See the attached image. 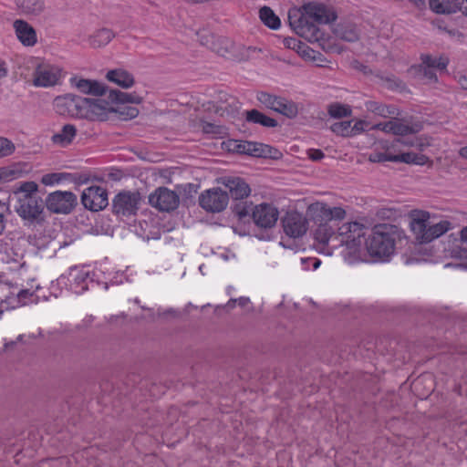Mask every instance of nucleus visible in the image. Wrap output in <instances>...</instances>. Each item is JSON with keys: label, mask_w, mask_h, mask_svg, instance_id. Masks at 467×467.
<instances>
[{"label": "nucleus", "mask_w": 467, "mask_h": 467, "mask_svg": "<svg viewBox=\"0 0 467 467\" xmlns=\"http://www.w3.org/2000/svg\"><path fill=\"white\" fill-rule=\"evenodd\" d=\"M81 202L86 209L101 211L109 204L107 190L101 186L88 187L82 192Z\"/></svg>", "instance_id": "obj_12"}, {"label": "nucleus", "mask_w": 467, "mask_h": 467, "mask_svg": "<svg viewBox=\"0 0 467 467\" xmlns=\"http://www.w3.org/2000/svg\"><path fill=\"white\" fill-rule=\"evenodd\" d=\"M239 149L240 151L257 158L278 159L282 155L277 149L259 142L245 141L239 145Z\"/></svg>", "instance_id": "obj_17"}, {"label": "nucleus", "mask_w": 467, "mask_h": 467, "mask_svg": "<svg viewBox=\"0 0 467 467\" xmlns=\"http://www.w3.org/2000/svg\"><path fill=\"white\" fill-rule=\"evenodd\" d=\"M364 250L375 262H386L390 258L395 250V237L388 231L387 225H379L373 229L371 234L365 238Z\"/></svg>", "instance_id": "obj_4"}, {"label": "nucleus", "mask_w": 467, "mask_h": 467, "mask_svg": "<svg viewBox=\"0 0 467 467\" xmlns=\"http://www.w3.org/2000/svg\"><path fill=\"white\" fill-rule=\"evenodd\" d=\"M415 4H420L423 2V0H412Z\"/></svg>", "instance_id": "obj_62"}, {"label": "nucleus", "mask_w": 467, "mask_h": 467, "mask_svg": "<svg viewBox=\"0 0 467 467\" xmlns=\"http://www.w3.org/2000/svg\"><path fill=\"white\" fill-rule=\"evenodd\" d=\"M467 0H430L431 9L437 14H452L460 11Z\"/></svg>", "instance_id": "obj_22"}, {"label": "nucleus", "mask_w": 467, "mask_h": 467, "mask_svg": "<svg viewBox=\"0 0 467 467\" xmlns=\"http://www.w3.org/2000/svg\"><path fill=\"white\" fill-rule=\"evenodd\" d=\"M307 156L310 160L317 161H321L325 157V154L321 150L310 149L307 150Z\"/></svg>", "instance_id": "obj_46"}, {"label": "nucleus", "mask_w": 467, "mask_h": 467, "mask_svg": "<svg viewBox=\"0 0 467 467\" xmlns=\"http://www.w3.org/2000/svg\"><path fill=\"white\" fill-rule=\"evenodd\" d=\"M454 227L455 224L447 219L436 222L428 212L419 213L410 223L411 231L420 243H430Z\"/></svg>", "instance_id": "obj_3"}, {"label": "nucleus", "mask_w": 467, "mask_h": 467, "mask_svg": "<svg viewBox=\"0 0 467 467\" xmlns=\"http://www.w3.org/2000/svg\"><path fill=\"white\" fill-rule=\"evenodd\" d=\"M5 230V221H4V215L0 213V234Z\"/></svg>", "instance_id": "obj_57"}, {"label": "nucleus", "mask_w": 467, "mask_h": 467, "mask_svg": "<svg viewBox=\"0 0 467 467\" xmlns=\"http://www.w3.org/2000/svg\"><path fill=\"white\" fill-rule=\"evenodd\" d=\"M462 250H460L459 248L457 249H454L452 250L451 252V255L454 256V257H461L462 256Z\"/></svg>", "instance_id": "obj_58"}, {"label": "nucleus", "mask_w": 467, "mask_h": 467, "mask_svg": "<svg viewBox=\"0 0 467 467\" xmlns=\"http://www.w3.org/2000/svg\"><path fill=\"white\" fill-rule=\"evenodd\" d=\"M61 77L60 67L50 64L39 65L33 74V85L41 88L54 87L59 83Z\"/></svg>", "instance_id": "obj_13"}, {"label": "nucleus", "mask_w": 467, "mask_h": 467, "mask_svg": "<svg viewBox=\"0 0 467 467\" xmlns=\"http://www.w3.org/2000/svg\"><path fill=\"white\" fill-rule=\"evenodd\" d=\"M149 202L159 211L171 212L180 203V197L176 192L166 187H159L149 196Z\"/></svg>", "instance_id": "obj_9"}, {"label": "nucleus", "mask_w": 467, "mask_h": 467, "mask_svg": "<svg viewBox=\"0 0 467 467\" xmlns=\"http://www.w3.org/2000/svg\"><path fill=\"white\" fill-rule=\"evenodd\" d=\"M229 190L231 197L234 200H241L249 196L251 189L244 180L239 177L228 178L224 182Z\"/></svg>", "instance_id": "obj_21"}, {"label": "nucleus", "mask_w": 467, "mask_h": 467, "mask_svg": "<svg viewBox=\"0 0 467 467\" xmlns=\"http://www.w3.org/2000/svg\"><path fill=\"white\" fill-rule=\"evenodd\" d=\"M16 4L26 15H38L44 9L43 0H16Z\"/></svg>", "instance_id": "obj_31"}, {"label": "nucleus", "mask_w": 467, "mask_h": 467, "mask_svg": "<svg viewBox=\"0 0 467 467\" xmlns=\"http://www.w3.org/2000/svg\"><path fill=\"white\" fill-rule=\"evenodd\" d=\"M89 283L92 280L89 276V272L84 269H78L76 267L70 268L68 275H61L57 279L58 285H68V289L77 295H80L88 289Z\"/></svg>", "instance_id": "obj_11"}, {"label": "nucleus", "mask_w": 467, "mask_h": 467, "mask_svg": "<svg viewBox=\"0 0 467 467\" xmlns=\"http://www.w3.org/2000/svg\"><path fill=\"white\" fill-rule=\"evenodd\" d=\"M367 227L358 222H348L337 227V231L325 233L320 243L332 247L345 246L350 255L359 258L363 252Z\"/></svg>", "instance_id": "obj_2"}, {"label": "nucleus", "mask_w": 467, "mask_h": 467, "mask_svg": "<svg viewBox=\"0 0 467 467\" xmlns=\"http://www.w3.org/2000/svg\"><path fill=\"white\" fill-rule=\"evenodd\" d=\"M140 196L138 192H122L113 199V213L119 216L135 215L139 210Z\"/></svg>", "instance_id": "obj_8"}, {"label": "nucleus", "mask_w": 467, "mask_h": 467, "mask_svg": "<svg viewBox=\"0 0 467 467\" xmlns=\"http://www.w3.org/2000/svg\"><path fill=\"white\" fill-rule=\"evenodd\" d=\"M77 196L68 191H56L47 197V207L55 213H69L77 205Z\"/></svg>", "instance_id": "obj_7"}, {"label": "nucleus", "mask_w": 467, "mask_h": 467, "mask_svg": "<svg viewBox=\"0 0 467 467\" xmlns=\"http://www.w3.org/2000/svg\"><path fill=\"white\" fill-rule=\"evenodd\" d=\"M327 209L328 205L326 202H317L310 204L307 208V214L313 221L319 224L316 235L317 239L320 242V238L324 236L325 233L332 231L328 229L327 225H323L324 223H327Z\"/></svg>", "instance_id": "obj_18"}, {"label": "nucleus", "mask_w": 467, "mask_h": 467, "mask_svg": "<svg viewBox=\"0 0 467 467\" xmlns=\"http://www.w3.org/2000/svg\"><path fill=\"white\" fill-rule=\"evenodd\" d=\"M339 34H340V37L342 39L348 41V42H354L358 38L357 32L353 29L347 30V31L341 32Z\"/></svg>", "instance_id": "obj_47"}, {"label": "nucleus", "mask_w": 467, "mask_h": 467, "mask_svg": "<svg viewBox=\"0 0 467 467\" xmlns=\"http://www.w3.org/2000/svg\"><path fill=\"white\" fill-rule=\"evenodd\" d=\"M421 61L424 67L444 70L449 64V58L445 56L433 57L430 55H423Z\"/></svg>", "instance_id": "obj_34"}, {"label": "nucleus", "mask_w": 467, "mask_h": 467, "mask_svg": "<svg viewBox=\"0 0 467 467\" xmlns=\"http://www.w3.org/2000/svg\"><path fill=\"white\" fill-rule=\"evenodd\" d=\"M246 213H247L246 212H240V213H239V215L242 217V216L246 215Z\"/></svg>", "instance_id": "obj_63"}, {"label": "nucleus", "mask_w": 467, "mask_h": 467, "mask_svg": "<svg viewBox=\"0 0 467 467\" xmlns=\"http://www.w3.org/2000/svg\"><path fill=\"white\" fill-rule=\"evenodd\" d=\"M76 135V127L72 124H66L59 132L52 136L51 140L54 144L65 147L73 141Z\"/></svg>", "instance_id": "obj_27"}, {"label": "nucleus", "mask_w": 467, "mask_h": 467, "mask_svg": "<svg viewBox=\"0 0 467 467\" xmlns=\"http://www.w3.org/2000/svg\"><path fill=\"white\" fill-rule=\"evenodd\" d=\"M424 156H419L416 153L406 152L401 154H395L393 156V162H404V163H413V164H423L422 160Z\"/></svg>", "instance_id": "obj_38"}, {"label": "nucleus", "mask_w": 467, "mask_h": 467, "mask_svg": "<svg viewBox=\"0 0 467 467\" xmlns=\"http://www.w3.org/2000/svg\"><path fill=\"white\" fill-rule=\"evenodd\" d=\"M86 98L72 93L57 96L53 100V109L60 116L82 119Z\"/></svg>", "instance_id": "obj_5"}, {"label": "nucleus", "mask_w": 467, "mask_h": 467, "mask_svg": "<svg viewBox=\"0 0 467 467\" xmlns=\"http://www.w3.org/2000/svg\"><path fill=\"white\" fill-rule=\"evenodd\" d=\"M38 186L35 182H23L20 187L15 192L16 200L24 196H38L37 195Z\"/></svg>", "instance_id": "obj_37"}, {"label": "nucleus", "mask_w": 467, "mask_h": 467, "mask_svg": "<svg viewBox=\"0 0 467 467\" xmlns=\"http://www.w3.org/2000/svg\"><path fill=\"white\" fill-rule=\"evenodd\" d=\"M250 302V299L249 297H246V296H240L239 298L237 299H230L227 303V306L229 307H233L235 303H238V305L240 306H245L248 303Z\"/></svg>", "instance_id": "obj_49"}, {"label": "nucleus", "mask_w": 467, "mask_h": 467, "mask_svg": "<svg viewBox=\"0 0 467 467\" xmlns=\"http://www.w3.org/2000/svg\"><path fill=\"white\" fill-rule=\"evenodd\" d=\"M7 76V68L4 62L0 63V79Z\"/></svg>", "instance_id": "obj_52"}, {"label": "nucleus", "mask_w": 467, "mask_h": 467, "mask_svg": "<svg viewBox=\"0 0 467 467\" xmlns=\"http://www.w3.org/2000/svg\"><path fill=\"white\" fill-rule=\"evenodd\" d=\"M216 127L213 125V124H211V123H207L204 127H203V130L205 132H213V129H215Z\"/></svg>", "instance_id": "obj_56"}, {"label": "nucleus", "mask_w": 467, "mask_h": 467, "mask_svg": "<svg viewBox=\"0 0 467 467\" xmlns=\"http://www.w3.org/2000/svg\"><path fill=\"white\" fill-rule=\"evenodd\" d=\"M15 150L16 146L9 139L0 137V158L10 156Z\"/></svg>", "instance_id": "obj_40"}, {"label": "nucleus", "mask_w": 467, "mask_h": 467, "mask_svg": "<svg viewBox=\"0 0 467 467\" xmlns=\"http://www.w3.org/2000/svg\"><path fill=\"white\" fill-rule=\"evenodd\" d=\"M115 34L109 28H100L88 36V41L91 47L99 48L107 46L113 38Z\"/></svg>", "instance_id": "obj_25"}, {"label": "nucleus", "mask_w": 467, "mask_h": 467, "mask_svg": "<svg viewBox=\"0 0 467 467\" xmlns=\"http://www.w3.org/2000/svg\"><path fill=\"white\" fill-rule=\"evenodd\" d=\"M229 201V195L220 188H213L202 192L199 203L207 212L219 213L223 211Z\"/></svg>", "instance_id": "obj_10"}, {"label": "nucleus", "mask_w": 467, "mask_h": 467, "mask_svg": "<svg viewBox=\"0 0 467 467\" xmlns=\"http://www.w3.org/2000/svg\"><path fill=\"white\" fill-rule=\"evenodd\" d=\"M259 17L267 27L276 30L281 26L279 17L269 6H263L259 10Z\"/></svg>", "instance_id": "obj_32"}, {"label": "nucleus", "mask_w": 467, "mask_h": 467, "mask_svg": "<svg viewBox=\"0 0 467 467\" xmlns=\"http://www.w3.org/2000/svg\"><path fill=\"white\" fill-rule=\"evenodd\" d=\"M462 6L464 5V8H461L460 9V12H462L463 15L467 16V0H466V4L464 3L463 5H462Z\"/></svg>", "instance_id": "obj_60"}, {"label": "nucleus", "mask_w": 467, "mask_h": 467, "mask_svg": "<svg viewBox=\"0 0 467 467\" xmlns=\"http://www.w3.org/2000/svg\"><path fill=\"white\" fill-rule=\"evenodd\" d=\"M365 125H366V121L365 120H358L356 121V123L351 126V136H355V135H358V134H360L362 133L364 130H365Z\"/></svg>", "instance_id": "obj_48"}, {"label": "nucleus", "mask_w": 467, "mask_h": 467, "mask_svg": "<svg viewBox=\"0 0 467 467\" xmlns=\"http://www.w3.org/2000/svg\"><path fill=\"white\" fill-rule=\"evenodd\" d=\"M285 45L289 48L297 49L298 52H302L304 56L307 54L306 49H309L308 47L294 37L285 38Z\"/></svg>", "instance_id": "obj_43"}, {"label": "nucleus", "mask_w": 467, "mask_h": 467, "mask_svg": "<svg viewBox=\"0 0 467 467\" xmlns=\"http://www.w3.org/2000/svg\"><path fill=\"white\" fill-rule=\"evenodd\" d=\"M16 36L25 47H34L37 42V36L35 28L26 21L16 19L13 23Z\"/></svg>", "instance_id": "obj_20"}, {"label": "nucleus", "mask_w": 467, "mask_h": 467, "mask_svg": "<svg viewBox=\"0 0 467 467\" xmlns=\"http://www.w3.org/2000/svg\"><path fill=\"white\" fill-rule=\"evenodd\" d=\"M347 215L346 211L340 206L331 207L328 205L327 209V222L331 221H341L345 219Z\"/></svg>", "instance_id": "obj_42"}, {"label": "nucleus", "mask_w": 467, "mask_h": 467, "mask_svg": "<svg viewBox=\"0 0 467 467\" xmlns=\"http://www.w3.org/2000/svg\"><path fill=\"white\" fill-rule=\"evenodd\" d=\"M424 76L430 79L431 81L436 82L437 81V76L434 72V68L427 67L424 68Z\"/></svg>", "instance_id": "obj_50"}, {"label": "nucleus", "mask_w": 467, "mask_h": 467, "mask_svg": "<svg viewBox=\"0 0 467 467\" xmlns=\"http://www.w3.org/2000/svg\"><path fill=\"white\" fill-rule=\"evenodd\" d=\"M69 83L71 87L86 95L100 97L106 94L105 85L95 79H87L75 76L70 78Z\"/></svg>", "instance_id": "obj_19"}, {"label": "nucleus", "mask_w": 467, "mask_h": 467, "mask_svg": "<svg viewBox=\"0 0 467 467\" xmlns=\"http://www.w3.org/2000/svg\"><path fill=\"white\" fill-rule=\"evenodd\" d=\"M44 202L39 196H24L16 200L15 210L25 221L36 223L42 219Z\"/></svg>", "instance_id": "obj_6"}, {"label": "nucleus", "mask_w": 467, "mask_h": 467, "mask_svg": "<svg viewBox=\"0 0 467 467\" xmlns=\"http://www.w3.org/2000/svg\"><path fill=\"white\" fill-rule=\"evenodd\" d=\"M279 97L271 95L267 92H259L257 94V99L260 103L265 105L267 109H274L275 102L277 101Z\"/></svg>", "instance_id": "obj_41"}, {"label": "nucleus", "mask_w": 467, "mask_h": 467, "mask_svg": "<svg viewBox=\"0 0 467 467\" xmlns=\"http://www.w3.org/2000/svg\"><path fill=\"white\" fill-rule=\"evenodd\" d=\"M223 43L225 47L223 48L217 49V53L224 57L229 53V48L232 47V43L227 39H223Z\"/></svg>", "instance_id": "obj_51"}, {"label": "nucleus", "mask_w": 467, "mask_h": 467, "mask_svg": "<svg viewBox=\"0 0 467 467\" xmlns=\"http://www.w3.org/2000/svg\"><path fill=\"white\" fill-rule=\"evenodd\" d=\"M39 290H41V286L39 285H36L35 288L31 285L28 288L21 289L16 295V304L14 305L13 307L26 306L28 304H37L41 297L37 294Z\"/></svg>", "instance_id": "obj_24"}, {"label": "nucleus", "mask_w": 467, "mask_h": 467, "mask_svg": "<svg viewBox=\"0 0 467 467\" xmlns=\"http://www.w3.org/2000/svg\"><path fill=\"white\" fill-rule=\"evenodd\" d=\"M282 223L285 234L293 238L301 237L307 231L306 217L296 212L287 213Z\"/></svg>", "instance_id": "obj_16"}, {"label": "nucleus", "mask_w": 467, "mask_h": 467, "mask_svg": "<svg viewBox=\"0 0 467 467\" xmlns=\"http://www.w3.org/2000/svg\"><path fill=\"white\" fill-rule=\"evenodd\" d=\"M139 110L136 108H129L128 115L130 119L137 117Z\"/></svg>", "instance_id": "obj_54"}, {"label": "nucleus", "mask_w": 467, "mask_h": 467, "mask_svg": "<svg viewBox=\"0 0 467 467\" xmlns=\"http://www.w3.org/2000/svg\"><path fill=\"white\" fill-rule=\"evenodd\" d=\"M279 212L275 206L270 203H260L253 210V220L261 228H272L275 225Z\"/></svg>", "instance_id": "obj_15"}, {"label": "nucleus", "mask_w": 467, "mask_h": 467, "mask_svg": "<svg viewBox=\"0 0 467 467\" xmlns=\"http://www.w3.org/2000/svg\"><path fill=\"white\" fill-rule=\"evenodd\" d=\"M393 156H395V154H390L387 152H372L368 156V161L374 163L386 161L393 162Z\"/></svg>", "instance_id": "obj_44"}, {"label": "nucleus", "mask_w": 467, "mask_h": 467, "mask_svg": "<svg viewBox=\"0 0 467 467\" xmlns=\"http://www.w3.org/2000/svg\"><path fill=\"white\" fill-rule=\"evenodd\" d=\"M421 130V125L419 123H409L404 119L392 118L391 134L397 136H406L414 134Z\"/></svg>", "instance_id": "obj_26"}, {"label": "nucleus", "mask_w": 467, "mask_h": 467, "mask_svg": "<svg viewBox=\"0 0 467 467\" xmlns=\"http://www.w3.org/2000/svg\"><path fill=\"white\" fill-rule=\"evenodd\" d=\"M245 119L250 123L260 124L264 127L274 128L277 126V121L270 118L257 109H251L245 112Z\"/></svg>", "instance_id": "obj_29"}, {"label": "nucleus", "mask_w": 467, "mask_h": 467, "mask_svg": "<svg viewBox=\"0 0 467 467\" xmlns=\"http://www.w3.org/2000/svg\"><path fill=\"white\" fill-rule=\"evenodd\" d=\"M71 179L72 175L67 172H51L42 176L41 183L46 186H53Z\"/></svg>", "instance_id": "obj_35"}, {"label": "nucleus", "mask_w": 467, "mask_h": 467, "mask_svg": "<svg viewBox=\"0 0 467 467\" xmlns=\"http://www.w3.org/2000/svg\"><path fill=\"white\" fill-rule=\"evenodd\" d=\"M273 110L293 119L298 114V106L292 100L279 97Z\"/></svg>", "instance_id": "obj_28"}, {"label": "nucleus", "mask_w": 467, "mask_h": 467, "mask_svg": "<svg viewBox=\"0 0 467 467\" xmlns=\"http://www.w3.org/2000/svg\"><path fill=\"white\" fill-rule=\"evenodd\" d=\"M460 238L462 243H467V226L461 230Z\"/></svg>", "instance_id": "obj_53"}, {"label": "nucleus", "mask_w": 467, "mask_h": 467, "mask_svg": "<svg viewBox=\"0 0 467 467\" xmlns=\"http://www.w3.org/2000/svg\"><path fill=\"white\" fill-rule=\"evenodd\" d=\"M23 337H24L23 335H19V336L17 337V340L21 341V340L23 339Z\"/></svg>", "instance_id": "obj_64"}, {"label": "nucleus", "mask_w": 467, "mask_h": 467, "mask_svg": "<svg viewBox=\"0 0 467 467\" xmlns=\"http://www.w3.org/2000/svg\"><path fill=\"white\" fill-rule=\"evenodd\" d=\"M109 98L116 103L140 104L142 101V98L136 93H127L119 90H110Z\"/></svg>", "instance_id": "obj_33"}, {"label": "nucleus", "mask_w": 467, "mask_h": 467, "mask_svg": "<svg viewBox=\"0 0 467 467\" xmlns=\"http://www.w3.org/2000/svg\"><path fill=\"white\" fill-rule=\"evenodd\" d=\"M327 112L331 118L340 119L352 115L351 107L338 102L331 103L327 107Z\"/></svg>", "instance_id": "obj_36"}, {"label": "nucleus", "mask_w": 467, "mask_h": 467, "mask_svg": "<svg viewBox=\"0 0 467 467\" xmlns=\"http://www.w3.org/2000/svg\"><path fill=\"white\" fill-rule=\"evenodd\" d=\"M366 109L379 117L388 118L396 114V109L392 106H387L375 100L365 102Z\"/></svg>", "instance_id": "obj_30"}, {"label": "nucleus", "mask_w": 467, "mask_h": 467, "mask_svg": "<svg viewBox=\"0 0 467 467\" xmlns=\"http://www.w3.org/2000/svg\"><path fill=\"white\" fill-rule=\"evenodd\" d=\"M310 260L313 262V267H314V269L318 268V266L320 265V260L316 259V258H314V259H310Z\"/></svg>", "instance_id": "obj_59"}, {"label": "nucleus", "mask_w": 467, "mask_h": 467, "mask_svg": "<svg viewBox=\"0 0 467 467\" xmlns=\"http://www.w3.org/2000/svg\"><path fill=\"white\" fill-rule=\"evenodd\" d=\"M234 288L233 286L227 287V293L230 294Z\"/></svg>", "instance_id": "obj_61"}, {"label": "nucleus", "mask_w": 467, "mask_h": 467, "mask_svg": "<svg viewBox=\"0 0 467 467\" xmlns=\"http://www.w3.org/2000/svg\"><path fill=\"white\" fill-rule=\"evenodd\" d=\"M391 128H392V119L388 121H385V122H379V123L374 124L371 127V130H381L385 133H391Z\"/></svg>", "instance_id": "obj_45"}, {"label": "nucleus", "mask_w": 467, "mask_h": 467, "mask_svg": "<svg viewBox=\"0 0 467 467\" xmlns=\"http://www.w3.org/2000/svg\"><path fill=\"white\" fill-rule=\"evenodd\" d=\"M106 78L109 81L115 83L122 88H129L135 83L132 74L122 68L108 71Z\"/></svg>", "instance_id": "obj_23"}, {"label": "nucleus", "mask_w": 467, "mask_h": 467, "mask_svg": "<svg viewBox=\"0 0 467 467\" xmlns=\"http://www.w3.org/2000/svg\"><path fill=\"white\" fill-rule=\"evenodd\" d=\"M331 130L337 135L342 137H350L351 136V121H340L336 122L331 126Z\"/></svg>", "instance_id": "obj_39"}, {"label": "nucleus", "mask_w": 467, "mask_h": 467, "mask_svg": "<svg viewBox=\"0 0 467 467\" xmlns=\"http://www.w3.org/2000/svg\"><path fill=\"white\" fill-rule=\"evenodd\" d=\"M87 104L83 106L82 119L92 121H104L108 119L109 113L114 110L110 103L103 99H88Z\"/></svg>", "instance_id": "obj_14"}, {"label": "nucleus", "mask_w": 467, "mask_h": 467, "mask_svg": "<svg viewBox=\"0 0 467 467\" xmlns=\"http://www.w3.org/2000/svg\"><path fill=\"white\" fill-rule=\"evenodd\" d=\"M336 18L334 11L319 2H309L300 8L293 7L288 11L290 26L308 42H318L324 38V34L317 24H328Z\"/></svg>", "instance_id": "obj_1"}, {"label": "nucleus", "mask_w": 467, "mask_h": 467, "mask_svg": "<svg viewBox=\"0 0 467 467\" xmlns=\"http://www.w3.org/2000/svg\"><path fill=\"white\" fill-rule=\"evenodd\" d=\"M459 156L463 158V159H467V145L464 146V147H462L460 150H459Z\"/></svg>", "instance_id": "obj_55"}]
</instances>
